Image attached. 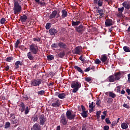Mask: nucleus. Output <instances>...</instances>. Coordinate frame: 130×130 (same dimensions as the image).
<instances>
[{"label": "nucleus", "mask_w": 130, "mask_h": 130, "mask_svg": "<svg viewBox=\"0 0 130 130\" xmlns=\"http://www.w3.org/2000/svg\"><path fill=\"white\" fill-rule=\"evenodd\" d=\"M72 25L74 27L76 31L82 34L85 29V27L83 24H81V19L78 16H75L72 21Z\"/></svg>", "instance_id": "obj_1"}, {"label": "nucleus", "mask_w": 130, "mask_h": 130, "mask_svg": "<svg viewBox=\"0 0 130 130\" xmlns=\"http://www.w3.org/2000/svg\"><path fill=\"white\" fill-rule=\"evenodd\" d=\"M19 106L20 107L19 111H20L21 113L24 112V114L27 115V114H28L30 112V109H29V107L26 106L25 107V103H23V102H21Z\"/></svg>", "instance_id": "obj_2"}, {"label": "nucleus", "mask_w": 130, "mask_h": 130, "mask_svg": "<svg viewBox=\"0 0 130 130\" xmlns=\"http://www.w3.org/2000/svg\"><path fill=\"white\" fill-rule=\"evenodd\" d=\"M71 87L73 88V93H77L79 89L81 87V84L78 81H72Z\"/></svg>", "instance_id": "obj_3"}, {"label": "nucleus", "mask_w": 130, "mask_h": 130, "mask_svg": "<svg viewBox=\"0 0 130 130\" xmlns=\"http://www.w3.org/2000/svg\"><path fill=\"white\" fill-rule=\"evenodd\" d=\"M22 10L21 5H20L18 2H14V7L13 8V11L14 14H20Z\"/></svg>", "instance_id": "obj_4"}, {"label": "nucleus", "mask_w": 130, "mask_h": 130, "mask_svg": "<svg viewBox=\"0 0 130 130\" xmlns=\"http://www.w3.org/2000/svg\"><path fill=\"white\" fill-rule=\"evenodd\" d=\"M29 51H31L32 54L36 55L39 51V49L37 44H32L29 45Z\"/></svg>", "instance_id": "obj_5"}, {"label": "nucleus", "mask_w": 130, "mask_h": 130, "mask_svg": "<svg viewBox=\"0 0 130 130\" xmlns=\"http://www.w3.org/2000/svg\"><path fill=\"white\" fill-rule=\"evenodd\" d=\"M42 80L41 79H38V78H36V79H33L31 81V85L34 86L35 87L37 86H40L41 84Z\"/></svg>", "instance_id": "obj_6"}, {"label": "nucleus", "mask_w": 130, "mask_h": 130, "mask_svg": "<svg viewBox=\"0 0 130 130\" xmlns=\"http://www.w3.org/2000/svg\"><path fill=\"white\" fill-rule=\"evenodd\" d=\"M68 120L67 119L64 114H62L60 118V123L63 124V125H66L68 124Z\"/></svg>", "instance_id": "obj_7"}, {"label": "nucleus", "mask_w": 130, "mask_h": 130, "mask_svg": "<svg viewBox=\"0 0 130 130\" xmlns=\"http://www.w3.org/2000/svg\"><path fill=\"white\" fill-rule=\"evenodd\" d=\"M66 117L68 118V119L73 120V119H75V118L76 117V115L75 114H72L71 111V110H68L66 112Z\"/></svg>", "instance_id": "obj_8"}, {"label": "nucleus", "mask_w": 130, "mask_h": 130, "mask_svg": "<svg viewBox=\"0 0 130 130\" xmlns=\"http://www.w3.org/2000/svg\"><path fill=\"white\" fill-rule=\"evenodd\" d=\"M52 102L51 106L53 107H59L60 105V103L58 99H54L52 100Z\"/></svg>", "instance_id": "obj_9"}, {"label": "nucleus", "mask_w": 130, "mask_h": 130, "mask_svg": "<svg viewBox=\"0 0 130 130\" xmlns=\"http://www.w3.org/2000/svg\"><path fill=\"white\" fill-rule=\"evenodd\" d=\"M39 121L40 125H43L45 124L46 119L43 114L39 116Z\"/></svg>", "instance_id": "obj_10"}, {"label": "nucleus", "mask_w": 130, "mask_h": 130, "mask_svg": "<svg viewBox=\"0 0 130 130\" xmlns=\"http://www.w3.org/2000/svg\"><path fill=\"white\" fill-rule=\"evenodd\" d=\"M114 24L113 21L112 19H107L105 20V26L110 27Z\"/></svg>", "instance_id": "obj_11"}, {"label": "nucleus", "mask_w": 130, "mask_h": 130, "mask_svg": "<svg viewBox=\"0 0 130 130\" xmlns=\"http://www.w3.org/2000/svg\"><path fill=\"white\" fill-rule=\"evenodd\" d=\"M42 130L41 125L38 123H36L33 125L31 130Z\"/></svg>", "instance_id": "obj_12"}, {"label": "nucleus", "mask_w": 130, "mask_h": 130, "mask_svg": "<svg viewBox=\"0 0 130 130\" xmlns=\"http://www.w3.org/2000/svg\"><path fill=\"white\" fill-rule=\"evenodd\" d=\"M103 0H93V4L95 5H98V8H99V7H102V5H103Z\"/></svg>", "instance_id": "obj_13"}, {"label": "nucleus", "mask_w": 130, "mask_h": 130, "mask_svg": "<svg viewBox=\"0 0 130 130\" xmlns=\"http://www.w3.org/2000/svg\"><path fill=\"white\" fill-rule=\"evenodd\" d=\"M26 57L29 59V60H34L35 59L33 53H32V51H30V50H29V52L26 54Z\"/></svg>", "instance_id": "obj_14"}, {"label": "nucleus", "mask_w": 130, "mask_h": 130, "mask_svg": "<svg viewBox=\"0 0 130 130\" xmlns=\"http://www.w3.org/2000/svg\"><path fill=\"white\" fill-rule=\"evenodd\" d=\"M58 46L60 48H62V49H67L68 48V46L65 43L63 42H59L58 43Z\"/></svg>", "instance_id": "obj_15"}, {"label": "nucleus", "mask_w": 130, "mask_h": 130, "mask_svg": "<svg viewBox=\"0 0 130 130\" xmlns=\"http://www.w3.org/2000/svg\"><path fill=\"white\" fill-rule=\"evenodd\" d=\"M95 8L96 9V12L99 13L100 15V18H102V17H103V15L104 14V10H99L98 9L99 8H98V7H95Z\"/></svg>", "instance_id": "obj_16"}, {"label": "nucleus", "mask_w": 130, "mask_h": 130, "mask_svg": "<svg viewBox=\"0 0 130 130\" xmlns=\"http://www.w3.org/2000/svg\"><path fill=\"white\" fill-rule=\"evenodd\" d=\"M75 53L76 54H80L82 51V47L81 46H78V47H76L75 50Z\"/></svg>", "instance_id": "obj_17"}, {"label": "nucleus", "mask_w": 130, "mask_h": 130, "mask_svg": "<svg viewBox=\"0 0 130 130\" xmlns=\"http://www.w3.org/2000/svg\"><path fill=\"white\" fill-rule=\"evenodd\" d=\"M121 73L120 72H116L114 73V80L119 81L120 79Z\"/></svg>", "instance_id": "obj_18"}, {"label": "nucleus", "mask_w": 130, "mask_h": 130, "mask_svg": "<svg viewBox=\"0 0 130 130\" xmlns=\"http://www.w3.org/2000/svg\"><path fill=\"white\" fill-rule=\"evenodd\" d=\"M74 69L77 70L79 73H81V74H84V72L83 71V69H82L80 67H79L78 66H74Z\"/></svg>", "instance_id": "obj_19"}, {"label": "nucleus", "mask_w": 130, "mask_h": 130, "mask_svg": "<svg viewBox=\"0 0 130 130\" xmlns=\"http://www.w3.org/2000/svg\"><path fill=\"white\" fill-rule=\"evenodd\" d=\"M49 31L51 36H55L56 33L58 32L57 30L55 29V28H50Z\"/></svg>", "instance_id": "obj_20"}, {"label": "nucleus", "mask_w": 130, "mask_h": 130, "mask_svg": "<svg viewBox=\"0 0 130 130\" xmlns=\"http://www.w3.org/2000/svg\"><path fill=\"white\" fill-rule=\"evenodd\" d=\"M57 15V11H52V13L49 16L50 19L55 18Z\"/></svg>", "instance_id": "obj_21"}, {"label": "nucleus", "mask_w": 130, "mask_h": 130, "mask_svg": "<svg viewBox=\"0 0 130 130\" xmlns=\"http://www.w3.org/2000/svg\"><path fill=\"white\" fill-rule=\"evenodd\" d=\"M108 81L109 82H115V75H110L107 78Z\"/></svg>", "instance_id": "obj_22"}, {"label": "nucleus", "mask_w": 130, "mask_h": 130, "mask_svg": "<svg viewBox=\"0 0 130 130\" xmlns=\"http://www.w3.org/2000/svg\"><path fill=\"white\" fill-rule=\"evenodd\" d=\"M101 60H102V62H105L106 61H108V62H109V59L108 58L106 55H103L102 56V57L101 58Z\"/></svg>", "instance_id": "obj_23"}, {"label": "nucleus", "mask_w": 130, "mask_h": 130, "mask_svg": "<svg viewBox=\"0 0 130 130\" xmlns=\"http://www.w3.org/2000/svg\"><path fill=\"white\" fill-rule=\"evenodd\" d=\"M123 6L127 10L130 9V5L127 2H124L122 4Z\"/></svg>", "instance_id": "obj_24"}, {"label": "nucleus", "mask_w": 130, "mask_h": 130, "mask_svg": "<svg viewBox=\"0 0 130 130\" xmlns=\"http://www.w3.org/2000/svg\"><path fill=\"white\" fill-rule=\"evenodd\" d=\"M27 16L26 15H22L20 16V20L22 23H24L27 20Z\"/></svg>", "instance_id": "obj_25"}, {"label": "nucleus", "mask_w": 130, "mask_h": 130, "mask_svg": "<svg viewBox=\"0 0 130 130\" xmlns=\"http://www.w3.org/2000/svg\"><path fill=\"white\" fill-rule=\"evenodd\" d=\"M19 65H20V66H22L23 65V62H20V61H17L16 62H15V69H18L19 68Z\"/></svg>", "instance_id": "obj_26"}, {"label": "nucleus", "mask_w": 130, "mask_h": 130, "mask_svg": "<svg viewBox=\"0 0 130 130\" xmlns=\"http://www.w3.org/2000/svg\"><path fill=\"white\" fill-rule=\"evenodd\" d=\"M68 16V12L66 10H62V18H65Z\"/></svg>", "instance_id": "obj_27"}, {"label": "nucleus", "mask_w": 130, "mask_h": 130, "mask_svg": "<svg viewBox=\"0 0 130 130\" xmlns=\"http://www.w3.org/2000/svg\"><path fill=\"white\" fill-rule=\"evenodd\" d=\"M33 41L35 42H39V43L42 44V41L41 40V38H34L33 39Z\"/></svg>", "instance_id": "obj_28"}, {"label": "nucleus", "mask_w": 130, "mask_h": 130, "mask_svg": "<svg viewBox=\"0 0 130 130\" xmlns=\"http://www.w3.org/2000/svg\"><path fill=\"white\" fill-rule=\"evenodd\" d=\"M31 121H32L34 122H36L38 120V116L37 115H34L32 117L31 119Z\"/></svg>", "instance_id": "obj_29"}, {"label": "nucleus", "mask_w": 130, "mask_h": 130, "mask_svg": "<svg viewBox=\"0 0 130 130\" xmlns=\"http://www.w3.org/2000/svg\"><path fill=\"white\" fill-rule=\"evenodd\" d=\"M66 93H64V92H61V93H60L59 92V94L58 95V98L60 99H64V98H66Z\"/></svg>", "instance_id": "obj_30"}, {"label": "nucleus", "mask_w": 130, "mask_h": 130, "mask_svg": "<svg viewBox=\"0 0 130 130\" xmlns=\"http://www.w3.org/2000/svg\"><path fill=\"white\" fill-rule=\"evenodd\" d=\"M88 111L84 110L83 112H82L81 115L83 118H86L88 117Z\"/></svg>", "instance_id": "obj_31"}, {"label": "nucleus", "mask_w": 130, "mask_h": 130, "mask_svg": "<svg viewBox=\"0 0 130 130\" xmlns=\"http://www.w3.org/2000/svg\"><path fill=\"white\" fill-rule=\"evenodd\" d=\"M121 127H122V129H127L128 128V124H127V123L123 122L121 123Z\"/></svg>", "instance_id": "obj_32"}, {"label": "nucleus", "mask_w": 130, "mask_h": 130, "mask_svg": "<svg viewBox=\"0 0 130 130\" xmlns=\"http://www.w3.org/2000/svg\"><path fill=\"white\" fill-rule=\"evenodd\" d=\"M65 55L66 53L64 51L60 52V53L58 54V56L60 58H63V56H64Z\"/></svg>", "instance_id": "obj_33"}, {"label": "nucleus", "mask_w": 130, "mask_h": 130, "mask_svg": "<svg viewBox=\"0 0 130 130\" xmlns=\"http://www.w3.org/2000/svg\"><path fill=\"white\" fill-rule=\"evenodd\" d=\"M109 95L110 98H112L113 99L115 98L116 96V95L115 94V93H114L113 92H112V91L109 92Z\"/></svg>", "instance_id": "obj_34"}, {"label": "nucleus", "mask_w": 130, "mask_h": 130, "mask_svg": "<svg viewBox=\"0 0 130 130\" xmlns=\"http://www.w3.org/2000/svg\"><path fill=\"white\" fill-rule=\"evenodd\" d=\"M123 50L125 52H130V47L127 46H124L123 47Z\"/></svg>", "instance_id": "obj_35"}, {"label": "nucleus", "mask_w": 130, "mask_h": 130, "mask_svg": "<svg viewBox=\"0 0 130 130\" xmlns=\"http://www.w3.org/2000/svg\"><path fill=\"white\" fill-rule=\"evenodd\" d=\"M48 60H53L54 59V56L53 55H48L47 56Z\"/></svg>", "instance_id": "obj_36"}, {"label": "nucleus", "mask_w": 130, "mask_h": 130, "mask_svg": "<svg viewBox=\"0 0 130 130\" xmlns=\"http://www.w3.org/2000/svg\"><path fill=\"white\" fill-rule=\"evenodd\" d=\"M124 10V6L122 7V8H118V11H119L120 15H121L122 14V13L123 12Z\"/></svg>", "instance_id": "obj_37"}, {"label": "nucleus", "mask_w": 130, "mask_h": 130, "mask_svg": "<svg viewBox=\"0 0 130 130\" xmlns=\"http://www.w3.org/2000/svg\"><path fill=\"white\" fill-rule=\"evenodd\" d=\"M10 127H11V123H10V122L9 121L6 122V123L5 124V128L7 129L9 128Z\"/></svg>", "instance_id": "obj_38"}, {"label": "nucleus", "mask_w": 130, "mask_h": 130, "mask_svg": "<svg viewBox=\"0 0 130 130\" xmlns=\"http://www.w3.org/2000/svg\"><path fill=\"white\" fill-rule=\"evenodd\" d=\"M37 93L39 96H43V95L45 94V90H42L40 91L37 92Z\"/></svg>", "instance_id": "obj_39"}, {"label": "nucleus", "mask_w": 130, "mask_h": 130, "mask_svg": "<svg viewBox=\"0 0 130 130\" xmlns=\"http://www.w3.org/2000/svg\"><path fill=\"white\" fill-rule=\"evenodd\" d=\"M14 58L13 56H9V57H7L6 61L7 62H11V61L13 60Z\"/></svg>", "instance_id": "obj_40"}, {"label": "nucleus", "mask_w": 130, "mask_h": 130, "mask_svg": "<svg viewBox=\"0 0 130 130\" xmlns=\"http://www.w3.org/2000/svg\"><path fill=\"white\" fill-rule=\"evenodd\" d=\"M20 43V40H19V39L17 40L16 42L15 43V48H18V45H19Z\"/></svg>", "instance_id": "obj_41"}, {"label": "nucleus", "mask_w": 130, "mask_h": 130, "mask_svg": "<svg viewBox=\"0 0 130 130\" xmlns=\"http://www.w3.org/2000/svg\"><path fill=\"white\" fill-rule=\"evenodd\" d=\"M51 47L53 49L57 48H58V45L57 44L54 43V44H52V45L51 46Z\"/></svg>", "instance_id": "obj_42"}, {"label": "nucleus", "mask_w": 130, "mask_h": 130, "mask_svg": "<svg viewBox=\"0 0 130 130\" xmlns=\"http://www.w3.org/2000/svg\"><path fill=\"white\" fill-rule=\"evenodd\" d=\"M51 26V23L50 22H48L46 25V29H50Z\"/></svg>", "instance_id": "obj_43"}, {"label": "nucleus", "mask_w": 130, "mask_h": 130, "mask_svg": "<svg viewBox=\"0 0 130 130\" xmlns=\"http://www.w3.org/2000/svg\"><path fill=\"white\" fill-rule=\"evenodd\" d=\"M106 100H107L108 104H112V101H113L112 98H106Z\"/></svg>", "instance_id": "obj_44"}, {"label": "nucleus", "mask_w": 130, "mask_h": 130, "mask_svg": "<svg viewBox=\"0 0 130 130\" xmlns=\"http://www.w3.org/2000/svg\"><path fill=\"white\" fill-rule=\"evenodd\" d=\"M6 19L5 18H2L1 19V24H4L5 22H6Z\"/></svg>", "instance_id": "obj_45"}, {"label": "nucleus", "mask_w": 130, "mask_h": 130, "mask_svg": "<svg viewBox=\"0 0 130 130\" xmlns=\"http://www.w3.org/2000/svg\"><path fill=\"white\" fill-rule=\"evenodd\" d=\"M89 108L90 109H91V110H93V108H94V106H93V102H92L91 103L89 106Z\"/></svg>", "instance_id": "obj_46"}, {"label": "nucleus", "mask_w": 130, "mask_h": 130, "mask_svg": "<svg viewBox=\"0 0 130 130\" xmlns=\"http://www.w3.org/2000/svg\"><path fill=\"white\" fill-rule=\"evenodd\" d=\"M101 100L100 99H98L96 101V104L98 106H101Z\"/></svg>", "instance_id": "obj_47"}, {"label": "nucleus", "mask_w": 130, "mask_h": 130, "mask_svg": "<svg viewBox=\"0 0 130 130\" xmlns=\"http://www.w3.org/2000/svg\"><path fill=\"white\" fill-rule=\"evenodd\" d=\"M101 60L99 59H96L94 61V63L95 64H100L101 63Z\"/></svg>", "instance_id": "obj_48"}, {"label": "nucleus", "mask_w": 130, "mask_h": 130, "mask_svg": "<svg viewBox=\"0 0 130 130\" xmlns=\"http://www.w3.org/2000/svg\"><path fill=\"white\" fill-rule=\"evenodd\" d=\"M85 80L87 82H90L91 81V78L90 77L85 78Z\"/></svg>", "instance_id": "obj_49"}, {"label": "nucleus", "mask_w": 130, "mask_h": 130, "mask_svg": "<svg viewBox=\"0 0 130 130\" xmlns=\"http://www.w3.org/2000/svg\"><path fill=\"white\" fill-rule=\"evenodd\" d=\"M101 114V111H99L96 112V118H100V115Z\"/></svg>", "instance_id": "obj_50"}, {"label": "nucleus", "mask_w": 130, "mask_h": 130, "mask_svg": "<svg viewBox=\"0 0 130 130\" xmlns=\"http://www.w3.org/2000/svg\"><path fill=\"white\" fill-rule=\"evenodd\" d=\"M4 68L6 71H9V70H10V66L8 65H6L4 66Z\"/></svg>", "instance_id": "obj_51"}, {"label": "nucleus", "mask_w": 130, "mask_h": 130, "mask_svg": "<svg viewBox=\"0 0 130 130\" xmlns=\"http://www.w3.org/2000/svg\"><path fill=\"white\" fill-rule=\"evenodd\" d=\"M105 121L107 124H111V122L110 121V120H109V118H106Z\"/></svg>", "instance_id": "obj_52"}, {"label": "nucleus", "mask_w": 130, "mask_h": 130, "mask_svg": "<svg viewBox=\"0 0 130 130\" xmlns=\"http://www.w3.org/2000/svg\"><path fill=\"white\" fill-rule=\"evenodd\" d=\"M123 107H124L126 109H129L130 108V106H129V105L126 104L125 103H124V104L123 105Z\"/></svg>", "instance_id": "obj_53"}, {"label": "nucleus", "mask_w": 130, "mask_h": 130, "mask_svg": "<svg viewBox=\"0 0 130 130\" xmlns=\"http://www.w3.org/2000/svg\"><path fill=\"white\" fill-rule=\"evenodd\" d=\"M117 124L116 121H112V123H111V127H113L114 126H115Z\"/></svg>", "instance_id": "obj_54"}, {"label": "nucleus", "mask_w": 130, "mask_h": 130, "mask_svg": "<svg viewBox=\"0 0 130 130\" xmlns=\"http://www.w3.org/2000/svg\"><path fill=\"white\" fill-rule=\"evenodd\" d=\"M10 116L12 117V119H13L12 120H14V119H15V118H16L15 114H14V113H11L10 114Z\"/></svg>", "instance_id": "obj_55"}, {"label": "nucleus", "mask_w": 130, "mask_h": 130, "mask_svg": "<svg viewBox=\"0 0 130 130\" xmlns=\"http://www.w3.org/2000/svg\"><path fill=\"white\" fill-rule=\"evenodd\" d=\"M23 98H24L25 101H28V100H29V97L27 95H24Z\"/></svg>", "instance_id": "obj_56"}, {"label": "nucleus", "mask_w": 130, "mask_h": 130, "mask_svg": "<svg viewBox=\"0 0 130 130\" xmlns=\"http://www.w3.org/2000/svg\"><path fill=\"white\" fill-rule=\"evenodd\" d=\"M91 70L90 67H88L86 69L84 70V72H89L90 70Z\"/></svg>", "instance_id": "obj_57"}, {"label": "nucleus", "mask_w": 130, "mask_h": 130, "mask_svg": "<svg viewBox=\"0 0 130 130\" xmlns=\"http://www.w3.org/2000/svg\"><path fill=\"white\" fill-rule=\"evenodd\" d=\"M109 129V126L105 125L104 126V130H108Z\"/></svg>", "instance_id": "obj_58"}, {"label": "nucleus", "mask_w": 130, "mask_h": 130, "mask_svg": "<svg viewBox=\"0 0 130 130\" xmlns=\"http://www.w3.org/2000/svg\"><path fill=\"white\" fill-rule=\"evenodd\" d=\"M80 60H81L82 62H84L85 61V59H83V55H81V56L79 58Z\"/></svg>", "instance_id": "obj_59"}, {"label": "nucleus", "mask_w": 130, "mask_h": 130, "mask_svg": "<svg viewBox=\"0 0 130 130\" xmlns=\"http://www.w3.org/2000/svg\"><path fill=\"white\" fill-rule=\"evenodd\" d=\"M81 109L82 110V112H84V111L86 109L85 106H83V105H81Z\"/></svg>", "instance_id": "obj_60"}, {"label": "nucleus", "mask_w": 130, "mask_h": 130, "mask_svg": "<svg viewBox=\"0 0 130 130\" xmlns=\"http://www.w3.org/2000/svg\"><path fill=\"white\" fill-rule=\"evenodd\" d=\"M87 128H86V125H83L82 126V130H86Z\"/></svg>", "instance_id": "obj_61"}, {"label": "nucleus", "mask_w": 130, "mask_h": 130, "mask_svg": "<svg viewBox=\"0 0 130 130\" xmlns=\"http://www.w3.org/2000/svg\"><path fill=\"white\" fill-rule=\"evenodd\" d=\"M126 92L128 93V95H130V89L127 88L126 90Z\"/></svg>", "instance_id": "obj_62"}, {"label": "nucleus", "mask_w": 130, "mask_h": 130, "mask_svg": "<svg viewBox=\"0 0 130 130\" xmlns=\"http://www.w3.org/2000/svg\"><path fill=\"white\" fill-rule=\"evenodd\" d=\"M12 121L13 124H17V123H18L17 120H12Z\"/></svg>", "instance_id": "obj_63"}, {"label": "nucleus", "mask_w": 130, "mask_h": 130, "mask_svg": "<svg viewBox=\"0 0 130 130\" xmlns=\"http://www.w3.org/2000/svg\"><path fill=\"white\" fill-rule=\"evenodd\" d=\"M56 130H61V126L60 125H58L56 127Z\"/></svg>", "instance_id": "obj_64"}]
</instances>
